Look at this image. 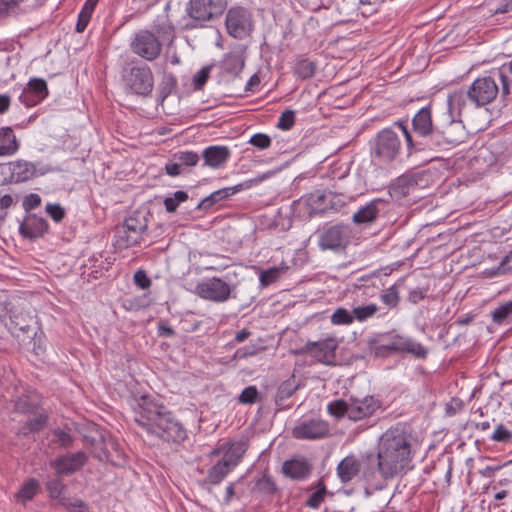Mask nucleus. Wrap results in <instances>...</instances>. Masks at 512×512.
Here are the masks:
<instances>
[{
    "label": "nucleus",
    "instance_id": "obj_1",
    "mask_svg": "<svg viewBox=\"0 0 512 512\" xmlns=\"http://www.w3.org/2000/svg\"><path fill=\"white\" fill-rule=\"evenodd\" d=\"M412 443L413 437L404 426L391 427L379 439L377 456L367 455V460L376 463L382 478H393L409 467Z\"/></svg>",
    "mask_w": 512,
    "mask_h": 512
},
{
    "label": "nucleus",
    "instance_id": "obj_2",
    "mask_svg": "<svg viewBox=\"0 0 512 512\" xmlns=\"http://www.w3.org/2000/svg\"><path fill=\"white\" fill-rule=\"evenodd\" d=\"M134 421L148 433L163 440L180 442L186 438V430L163 404L142 396L133 408Z\"/></svg>",
    "mask_w": 512,
    "mask_h": 512
},
{
    "label": "nucleus",
    "instance_id": "obj_3",
    "mask_svg": "<svg viewBox=\"0 0 512 512\" xmlns=\"http://www.w3.org/2000/svg\"><path fill=\"white\" fill-rule=\"evenodd\" d=\"M247 450L245 441L226 443L214 454L223 453L222 459L219 460L208 472L207 480L211 484L220 483L223 478L240 462V459Z\"/></svg>",
    "mask_w": 512,
    "mask_h": 512
},
{
    "label": "nucleus",
    "instance_id": "obj_4",
    "mask_svg": "<svg viewBox=\"0 0 512 512\" xmlns=\"http://www.w3.org/2000/svg\"><path fill=\"white\" fill-rule=\"evenodd\" d=\"M148 229L147 218L137 212L125 219L123 226L117 231V243L128 248L141 242Z\"/></svg>",
    "mask_w": 512,
    "mask_h": 512
},
{
    "label": "nucleus",
    "instance_id": "obj_5",
    "mask_svg": "<svg viewBox=\"0 0 512 512\" xmlns=\"http://www.w3.org/2000/svg\"><path fill=\"white\" fill-rule=\"evenodd\" d=\"M401 139L391 128L381 130L375 139L374 157L382 163H390L398 158Z\"/></svg>",
    "mask_w": 512,
    "mask_h": 512
},
{
    "label": "nucleus",
    "instance_id": "obj_6",
    "mask_svg": "<svg viewBox=\"0 0 512 512\" xmlns=\"http://www.w3.org/2000/svg\"><path fill=\"white\" fill-rule=\"evenodd\" d=\"M122 77L126 87L137 95L146 96L153 89V74L147 66L125 68Z\"/></svg>",
    "mask_w": 512,
    "mask_h": 512
},
{
    "label": "nucleus",
    "instance_id": "obj_7",
    "mask_svg": "<svg viewBox=\"0 0 512 512\" xmlns=\"http://www.w3.org/2000/svg\"><path fill=\"white\" fill-rule=\"evenodd\" d=\"M130 48L134 54L141 58L153 61L159 57L162 45L151 31L140 30L134 35Z\"/></svg>",
    "mask_w": 512,
    "mask_h": 512
},
{
    "label": "nucleus",
    "instance_id": "obj_8",
    "mask_svg": "<svg viewBox=\"0 0 512 512\" xmlns=\"http://www.w3.org/2000/svg\"><path fill=\"white\" fill-rule=\"evenodd\" d=\"M298 440H318L330 435V424L321 418H306L300 420L291 431Z\"/></svg>",
    "mask_w": 512,
    "mask_h": 512
},
{
    "label": "nucleus",
    "instance_id": "obj_9",
    "mask_svg": "<svg viewBox=\"0 0 512 512\" xmlns=\"http://www.w3.org/2000/svg\"><path fill=\"white\" fill-rule=\"evenodd\" d=\"M226 27L228 33L236 38L243 39L253 30L251 13L243 7H233L226 15Z\"/></svg>",
    "mask_w": 512,
    "mask_h": 512
},
{
    "label": "nucleus",
    "instance_id": "obj_10",
    "mask_svg": "<svg viewBox=\"0 0 512 512\" xmlns=\"http://www.w3.org/2000/svg\"><path fill=\"white\" fill-rule=\"evenodd\" d=\"M226 7V0H190L187 12L193 20L206 22L221 16Z\"/></svg>",
    "mask_w": 512,
    "mask_h": 512
},
{
    "label": "nucleus",
    "instance_id": "obj_11",
    "mask_svg": "<svg viewBox=\"0 0 512 512\" xmlns=\"http://www.w3.org/2000/svg\"><path fill=\"white\" fill-rule=\"evenodd\" d=\"M498 93L499 87L490 76L477 78L467 90L468 99L477 107L491 103Z\"/></svg>",
    "mask_w": 512,
    "mask_h": 512
},
{
    "label": "nucleus",
    "instance_id": "obj_12",
    "mask_svg": "<svg viewBox=\"0 0 512 512\" xmlns=\"http://www.w3.org/2000/svg\"><path fill=\"white\" fill-rule=\"evenodd\" d=\"M464 126L460 119L451 118L448 124L441 128H435L432 133L433 142L440 146L444 144L455 145L462 142Z\"/></svg>",
    "mask_w": 512,
    "mask_h": 512
},
{
    "label": "nucleus",
    "instance_id": "obj_13",
    "mask_svg": "<svg viewBox=\"0 0 512 512\" xmlns=\"http://www.w3.org/2000/svg\"><path fill=\"white\" fill-rule=\"evenodd\" d=\"M196 293L203 299L224 302L231 293L230 286L219 278H212L196 286Z\"/></svg>",
    "mask_w": 512,
    "mask_h": 512
},
{
    "label": "nucleus",
    "instance_id": "obj_14",
    "mask_svg": "<svg viewBox=\"0 0 512 512\" xmlns=\"http://www.w3.org/2000/svg\"><path fill=\"white\" fill-rule=\"evenodd\" d=\"M338 343L335 338H327L318 342H307L298 353H308L317 361L330 364L334 361Z\"/></svg>",
    "mask_w": 512,
    "mask_h": 512
},
{
    "label": "nucleus",
    "instance_id": "obj_15",
    "mask_svg": "<svg viewBox=\"0 0 512 512\" xmlns=\"http://www.w3.org/2000/svg\"><path fill=\"white\" fill-rule=\"evenodd\" d=\"M350 230L345 225H335L325 229L319 239L322 249L338 250L349 243Z\"/></svg>",
    "mask_w": 512,
    "mask_h": 512
},
{
    "label": "nucleus",
    "instance_id": "obj_16",
    "mask_svg": "<svg viewBox=\"0 0 512 512\" xmlns=\"http://www.w3.org/2000/svg\"><path fill=\"white\" fill-rule=\"evenodd\" d=\"M382 406L379 399L374 396H366L362 399L350 398L349 419L359 421L375 414Z\"/></svg>",
    "mask_w": 512,
    "mask_h": 512
},
{
    "label": "nucleus",
    "instance_id": "obj_17",
    "mask_svg": "<svg viewBox=\"0 0 512 512\" xmlns=\"http://www.w3.org/2000/svg\"><path fill=\"white\" fill-rule=\"evenodd\" d=\"M11 313L9 325L11 333L18 338L25 335L30 338L31 334L36 331L35 317L30 311H24L23 309L20 311L13 310Z\"/></svg>",
    "mask_w": 512,
    "mask_h": 512
},
{
    "label": "nucleus",
    "instance_id": "obj_18",
    "mask_svg": "<svg viewBox=\"0 0 512 512\" xmlns=\"http://www.w3.org/2000/svg\"><path fill=\"white\" fill-rule=\"evenodd\" d=\"M382 348L399 352H407L413 354L418 358H425L428 353L427 349L423 347L420 343L400 335L393 336L389 343L377 347V355L380 354V349Z\"/></svg>",
    "mask_w": 512,
    "mask_h": 512
},
{
    "label": "nucleus",
    "instance_id": "obj_19",
    "mask_svg": "<svg viewBox=\"0 0 512 512\" xmlns=\"http://www.w3.org/2000/svg\"><path fill=\"white\" fill-rule=\"evenodd\" d=\"M87 461V456L83 452H77L61 456L51 461L50 465L56 470L58 475H69L79 470Z\"/></svg>",
    "mask_w": 512,
    "mask_h": 512
},
{
    "label": "nucleus",
    "instance_id": "obj_20",
    "mask_svg": "<svg viewBox=\"0 0 512 512\" xmlns=\"http://www.w3.org/2000/svg\"><path fill=\"white\" fill-rule=\"evenodd\" d=\"M312 471V464L305 457H296L286 460L282 464V473L292 480H303Z\"/></svg>",
    "mask_w": 512,
    "mask_h": 512
},
{
    "label": "nucleus",
    "instance_id": "obj_21",
    "mask_svg": "<svg viewBox=\"0 0 512 512\" xmlns=\"http://www.w3.org/2000/svg\"><path fill=\"white\" fill-rule=\"evenodd\" d=\"M48 95L46 81L40 78L31 79L20 96L26 106H34Z\"/></svg>",
    "mask_w": 512,
    "mask_h": 512
},
{
    "label": "nucleus",
    "instance_id": "obj_22",
    "mask_svg": "<svg viewBox=\"0 0 512 512\" xmlns=\"http://www.w3.org/2000/svg\"><path fill=\"white\" fill-rule=\"evenodd\" d=\"M48 229L45 219L34 214L28 215L20 225V233L25 238L35 239L41 237Z\"/></svg>",
    "mask_w": 512,
    "mask_h": 512
},
{
    "label": "nucleus",
    "instance_id": "obj_23",
    "mask_svg": "<svg viewBox=\"0 0 512 512\" xmlns=\"http://www.w3.org/2000/svg\"><path fill=\"white\" fill-rule=\"evenodd\" d=\"M231 152L226 146H209L202 154L204 165L214 169L222 167L229 159Z\"/></svg>",
    "mask_w": 512,
    "mask_h": 512
},
{
    "label": "nucleus",
    "instance_id": "obj_24",
    "mask_svg": "<svg viewBox=\"0 0 512 512\" xmlns=\"http://www.w3.org/2000/svg\"><path fill=\"white\" fill-rule=\"evenodd\" d=\"M336 470L341 482L348 483L360 473L361 463L354 455H349L340 461Z\"/></svg>",
    "mask_w": 512,
    "mask_h": 512
},
{
    "label": "nucleus",
    "instance_id": "obj_25",
    "mask_svg": "<svg viewBox=\"0 0 512 512\" xmlns=\"http://www.w3.org/2000/svg\"><path fill=\"white\" fill-rule=\"evenodd\" d=\"M468 98L467 91L458 90L448 96V111L451 118L460 119L466 109Z\"/></svg>",
    "mask_w": 512,
    "mask_h": 512
},
{
    "label": "nucleus",
    "instance_id": "obj_26",
    "mask_svg": "<svg viewBox=\"0 0 512 512\" xmlns=\"http://www.w3.org/2000/svg\"><path fill=\"white\" fill-rule=\"evenodd\" d=\"M380 203L381 200L377 199L359 208V210L352 217L353 222L358 225L374 222L379 214L378 205Z\"/></svg>",
    "mask_w": 512,
    "mask_h": 512
},
{
    "label": "nucleus",
    "instance_id": "obj_27",
    "mask_svg": "<svg viewBox=\"0 0 512 512\" xmlns=\"http://www.w3.org/2000/svg\"><path fill=\"white\" fill-rule=\"evenodd\" d=\"M414 130L422 136L431 135L435 132L433 129L431 112L428 108H422L413 118Z\"/></svg>",
    "mask_w": 512,
    "mask_h": 512
},
{
    "label": "nucleus",
    "instance_id": "obj_28",
    "mask_svg": "<svg viewBox=\"0 0 512 512\" xmlns=\"http://www.w3.org/2000/svg\"><path fill=\"white\" fill-rule=\"evenodd\" d=\"M11 166L12 177L16 182H25L36 176V167L31 162L18 160Z\"/></svg>",
    "mask_w": 512,
    "mask_h": 512
},
{
    "label": "nucleus",
    "instance_id": "obj_29",
    "mask_svg": "<svg viewBox=\"0 0 512 512\" xmlns=\"http://www.w3.org/2000/svg\"><path fill=\"white\" fill-rule=\"evenodd\" d=\"M19 148L16 136L10 127L0 129V156L14 154Z\"/></svg>",
    "mask_w": 512,
    "mask_h": 512
},
{
    "label": "nucleus",
    "instance_id": "obj_30",
    "mask_svg": "<svg viewBox=\"0 0 512 512\" xmlns=\"http://www.w3.org/2000/svg\"><path fill=\"white\" fill-rule=\"evenodd\" d=\"M241 188V185H236L234 187H227L220 190H217L210 194L208 197L204 198L197 206L198 209H208L216 202H219L223 199L228 198L229 196L238 192Z\"/></svg>",
    "mask_w": 512,
    "mask_h": 512
},
{
    "label": "nucleus",
    "instance_id": "obj_31",
    "mask_svg": "<svg viewBox=\"0 0 512 512\" xmlns=\"http://www.w3.org/2000/svg\"><path fill=\"white\" fill-rule=\"evenodd\" d=\"M98 1L99 0H87L85 2L82 10L79 13L78 21L76 24V31L78 33H82L86 29Z\"/></svg>",
    "mask_w": 512,
    "mask_h": 512
},
{
    "label": "nucleus",
    "instance_id": "obj_32",
    "mask_svg": "<svg viewBox=\"0 0 512 512\" xmlns=\"http://www.w3.org/2000/svg\"><path fill=\"white\" fill-rule=\"evenodd\" d=\"M499 78L502 83L501 96L506 97L512 92V61L500 67Z\"/></svg>",
    "mask_w": 512,
    "mask_h": 512
},
{
    "label": "nucleus",
    "instance_id": "obj_33",
    "mask_svg": "<svg viewBox=\"0 0 512 512\" xmlns=\"http://www.w3.org/2000/svg\"><path fill=\"white\" fill-rule=\"evenodd\" d=\"M288 270V267L285 265L276 266L269 268L267 270H263L260 273V282L261 285L266 287L270 284L276 282L279 277L284 274Z\"/></svg>",
    "mask_w": 512,
    "mask_h": 512
},
{
    "label": "nucleus",
    "instance_id": "obj_34",
    "mask_svg": "<svg viewBox=\"0 0 512 512\" xmlns=\"http://www.w3.org/2000/svg\"><path fill=\"white\" fill-rule=\"evenodd\" d=\"M225 71L237 75L244 67V58L240 54H227L223 60Z\"/></svg>",
    "mask_w": 512,
    "mask_h": 512
},
{
    "label": "nucleus",
    "instance_id": "obj_35",
    "mask_svg": "<svg viewBox=\"0 0 512 512\" xmlns=\"http://www.w3.org/2000/svg\"><path fill=\"white\" fill-rule=\"evenodd\" d=\"M38 488V481L29 479L16 494V498L22 503L30 501L36 495Z\"/></svg>",
    "mask_w": 512,
    "mask_h": 512
},
{
    "label": "nucleus",
    "instance_id": "obj_36",
    "mask_svg": "<svg viewBox=\"0 0 512 512\" xmlns=\"http://www.w3.org/2000/svg\"><path fill=\"white\" fill-rule=\"evenodd\" d=\"M297 390V385L294 380H286L284 381L277 390L275 401L277 405H281L282 402L288 398H290L294 392Z\"/></svg>",
    "mask_w": 512,
    "mask_h": 512
},
{
    "label": "nucleus",
    "instance_id": "obj_37",
    "mask_svg": "<svg viewBox=\"0 0 512 512\" xmlns=\"http://www.w3.org/2000/svg\"><path fill=\"white\" fill-rule=\"evenodd\" d=\"M255 489L264 495H273L277 491V486L269 475L263 474L257 479Z\"/></svg>",
    "mask_w": 512,
    "mask_h": 512
},
{
    "label": "nucleus",
    "instance_id": "obj_38",
    "mask_svg": "<svg viewBox=\"0 0 512 512\" xmlns=\"http://www.w3.org/2000/svg\"><path fill=\"white\" fill-rule=\"evenodd\" d=\"M327 410L331 415L337 418H341L345 415L349 418L350 399L348 401L342 399L332 401L328 404Z\"/></svg>",
    "mask_w": 512,
    "mask_h": 512
},
{
    "label": "nucleus",
    "instance_id": "obj_39",
    "mask_svg": "<svg viewBox=\"0 0 512 512\" xmlns=\"http://www.w3.org/2000/svg\"><path fill=\"white\" fill-rule=\"evenodd\" d=\"M315 69V64L312 61L302 59L295 64L294 71L298 77L307 79L314 75Z\"/></svg>",
    "mask_w": 512,
    "mask_h": 512
},
{
    "label": "nucleus",
    "instance_id": "obj_40",
    "mask_svg": "<svg viewBox=\"0 0 512 512\" xmlns=\"http://www.w3.org/2000/svg\"><path fill=\"white\" fill-rule=\"evenodd\" d=\"M512 315V300L500 305L492 312V320L494 323L502 324Z\"/></svg>",
    "mask_w": 512,
    "mask_h": 512
},
{
    "label": "nucleus",
    "instance_id": "obj_41",
    "mask_svg": "<svg viewBox=\"0 0 512 512\" xmlns=\"http://www.w3.org/2000/svg\"><path fill=\"white\" fill-rule=\"evenodd\" d=\"M377 311L378 306L376 304L358 306L354 307L352 310L354 319L360 322L365 321L368 318H371Z\"/></svg>",
    "mask_w": 512,
    "mask_h": 512
},
{
    "label": "nucleus",
    "instance_id": "obj_42",
    "mask_svg": "<svg viewBox=\"0 0 512 512\" xmlns=\"http://www.w3.org/2000/svg\"><path fill=\"white\" fill-rule=\"evenodd\" d=\"M188 199V194L185 191H176L172 197H167L164 200L166 211L173 213L177 210L180 203Z\"/></svg>",
    "mask_w": 512,
    "mask_h": 512
},
{
    "label": "nucleus",
    "instance_id": "obj_43",
    "mask_svg": "<svg viewBox=\"0 0 512 512\" xmlns=\"http://www.w3.org/2000/svg\"><path fill=\"white\" fill-rule=\"evenodd\" d=\"M353 312L350 313L345 308H338L331 315V322L335 325H349L353 323Z\"/></svg>",
    "mask_w": 512,
    "mask_h": 512
},
{
    "label": "nucleus",
    "instance_id": "obj_44",
    "mask_svg": "<svg viewBox=\"0 0 512 512\" xmlns=\"http://www.w3.org/2000/svg\"><path fill=\"white\" fill-rule=\"evenodd\" d=\"M46 421L47 416L39 414L27 421L26 426L22 428V433L24 435H27L30 432L39 431L46 425Z\"/></svg>",
    "mask_w": 512,
    "mask_h": 512
},
{
    "label": "nucleus",
    "instance_id": "obj_45",
    "mask_svg": "<svg viewBox=\"0 0 512 512\" xmlns=\"http://www.w3.org/2000/svg\"><path fill=\"white\" fill-rule=\"evenodd\" d=\"M46 488L50 498L58 499L61 504V499L64 498L62 494L66 486L59 479H52L46 483Z\"/></svg>",
    "mask_w": 512,
    "mask_h": 512
},
{
    "label": "nucleus",
    "instance_id": "obj_46",
    "mask_svg": "<svg viewBox=\"0 0 512 512\" xmlns=\"http://www.w3.org/2000/svg\"><path fill=\"white\" fill-rule=\"evenodd\" d=\"M327 490L323 483H320V486L317 491L313 492L306 501V505L310 508H318L320 504L324 501Z\"/></svg>",
    "mask_w": 512,
    "mask_h": 512
},
{
    "label": "nucleus",
    "instance_id": "obj_47",
    "mask_svg": "<svg viewBox=\"0 0 512 512\" xmlns=\"http://www.w3.org/2000/svg\"><path fill=\"white\" fill-rule=\"evenodd\" d=\"M61 505L70 512H89L86 503L80 499L71 500L68 498H62Z\"/></svg>",
    "mask_w": 512,
    "mask_h": 512
},
{
    "label": "nucleus",
    "instance_id": "obj_48",
    "mask_svg": "<svg viewBox=\"0 0 512 512\" xmlns=\"http://www.w3.org/2000/svg\"><path fill=\"white\" fill-rule=\"evenodd\" d=\"M512 271V251L505 256V258L501 261L499 266L495 269H492L487 274L489 276H496L506 274Z\"/></svg>",
    "mask_w": 512,
    "mask_h": 512
},
{
    "label": "nucleus",
    "instance_id": "obj_49",
    "mask_svg": "<svg viewBox=\"0 0 512 512\" xmlns=\"http://www.w3.org/2000/svg\"><path fill=\"white\" fill-rule=\"evenodd\" d=\"M181 165L195 166L199 161V155L192 151H183L175 155Z\"/></svg>",
    "mask_w": 512,
    "mask_h": 512
},
{
    "label": "nucleus",
    "instance_id": "obj_50",
    "mask_svg": "<svg viewBox=\"0 0 512 512\" xmlns=\"http://www.w3.org/2000/svg\"><path fill=\"white\" fill-rule=\"evenodd\" d=\"M249 143L258 149L264 150L270 147L271 138L267 134L257 133L250 138Z\"/></svg>",
    "mask_w": 512,
    "mask_h": 512
},
{
    "label": "nucleus",
    "instance_id": "obj_51",
    "mask_svg": "<svg viewBox=\"0 0 512 512\" xmlns=\"http://www.w3.org/2000/svg\"><path fill=\"white\" fill-rule=\"evenodd\" d=\"M512 438V432L508 430L504 425L500 424L495 429L491 436V439L496 442L507 443Z\"/></svg>",
    "mask_w": 512,
    "mask_h": 512
},
{
    "label": "nucleus",
    "instance_id": "obj_52",
    "mask_svg": "<svg viewBox=\"0 0 512 512\" xmlns=\"http://www.w3.org/2000/svg\"><path fill=\"white\" fill-rule=\"evenodd\" d=\"M381 300L389 307H396L399 302V295L397 289L394 286L388 288L381 295Z\"/></svg>",
    "mask_w": 512,
    "mask_h": 512
},
{
    "label": "nucleus",
    "instance_id": "obj_53",
    "mask_svg": "<svg viewBox=\"0 0 512 512\" xmlns=\"http://www.w3.org/2000/svg\"><path fill=\"white\" fill-rule=\"evenodd\" d=\"M295 121V113L292 110L284 111L278 121L277 127L282 130H289Z\"/></svg>",
    "mask_w": 512,
    "mask_h": 512
},
{
    "label": "nucleus",
    "instance_id": "obj_54",
    "mask_svg": "<svg viewBox=\"0 0 512 512\" xmlns=\"http://www.w3.org/2000/svg\"><path fill=\"white\" fill-rule=\"evenodd\" d=\"M258 397V390L255 386L246 387L239 396V401L243 404L255 403Z\"/></svg>",
    "mask_w": 512,
    "mask_h": 512
},
{
    "label": "nucleus",
    "instance_id": "obj_55",
    "mask_svg": "<svg viewBox=\"0 0 512 512\" xmlns=\"http://www.w3.org/2000/svg\"><path fill=\"white\" fill-rule=\"evenodd\" d=\"M24 0H0V17L15 12Z\"/></svg>",
    "mask_w": 512,
    "mask_h": 512
},
{
    "label": "nucleus",
    "instance_id": "obj_56",
    "mask_svg": "<svg viewBox=\"0 0 512 512\" xmlns=\"http://www.w3.org/2000/svg\"><path fill=\"white\" fill-rule=\"evenodd\" d=\"M54 442L60 445L61 447H68L72 443V437L70 434L62 429H56L53 431Z\"/></svg>",
    "mask_w": 512,
    "mask_h": 512
},
{
    "label": "nucleus",
    "instance_id": "obj_57",
    "mask_svg": "<svg viewBox=\"0 0 512 512\" xmlns=\"http://www.w3.org/2000/svg\"><path fill=\"white\" fill-rule=\"evenodd\" d=\"M210 75V67H203L193 78V84L195 89H201L207 82Z\"/></svg>",
    "mask_w": 512,
    "mask_h": 512
},
{
    "label": "nucleus",
    "instance_id": "obj_58",
    "mask_svg": "<svg viewBox=\"0 0 512 512\" xmlns=\"http://www.w3.org/2000/svg\"><path fill=\"white\" fill-rule=\"evenodd\" d=\"M33 351L36 355H41L46 351L45 338L42 334L38 335L37 332L32 333Z\"/></svg>",
    "mask_w": 512,
    "mask_h": 512
},
{
    "label": "nucleus",
    "instance_id": "obj_59",
    "mask_svg": "<svg viewBox=\"0 0 512 512\" xmlns=\"http://www.w3.org/2000/svg\"><path fill=\"white\" fill-rule=\"evenodd\" d=\"M46 212L56 222H60L65 216V211L59 204H48Z\"/></svg>",
    "mask_w": 512,
    "mask_h": 512
},
{
    "label": "nucleus",
    "instance_id": "obj_60",
    "mask_svg": "<svg viewBox=\"0 0 512 512\" xmlns=\"http://www.w3.org/2000/svg\"><path fill=\"white\" fill-rule=\"evenodd\" d=\"M134 281L137 286L142 289H147L151 285V280L143 270H138L134 274Z\"/></svg>",
    "mask_w": 512,
    "mask_h": 512
},
{
    "label": "nucleus",
    "instance_id": "obj_61",
    "mask_svg": "<svg viewBox=\"0 0 512 512\" xmlns=\"http://www.w3.org/2000/svg\"><path fill=\"white\" fill-rule=\"evenodd\" d=\"M41 204V198L38 194L31 193L25 197L23 206L26 211L32 210Z\"/></svg>",
    "mask_w": 512,
    "mask_h": 512
},
{
    "label": "nucleus",
    "instance_id": "obj_62",
    "mask_svg": "<svg viewBox=\"0 0 512 512\" xmlns=\"http://www.w3.org/2000/svg\"><path fill=\"white\" fill-rule=\"evenodd\" d=\"M395 126H397L399 128V130L401 131V133L405 137L406 142H407V147L411 151L413 149V146H414L411 134L409 133L407 128L401 122H396Z\"/></svg>",
    "mask_w": 512,
    "mask_h": 512
},
{
    "label": "nucleus",
    "instance_id": "obj_63",
    "mask_svg": "<svg viewBox=\"0 0 512 512\" xmlns=\"http://www.w3.org/2000/svg\"><path fill=\"white\" fill-rule=\"evenodd\" d=\"M181 164L177 162H168L165 165V171L170 176H177L181 173Z\"/></svg>",
    "mask_w": 512,
    "mask_h": 512
},
{
    "label": "nucleus",
    "instance_id": "obj_64",
    "mask_svg": "<svg viewBox=\"0 0 512 512\" xmlns=\"http://www.w3.org/2000/svg\"><path fill=\"white\" fill-rule=\"evenodd\" d=\"M15 409L22 413H27L32 409V405H30L26 399H19L15 403Z\"/></svg>",
    "mask_w": 512,
    "mask_h": 512
}]
</instances>
